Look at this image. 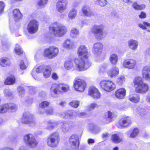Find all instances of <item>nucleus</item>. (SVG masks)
<instances>
[{"mask_svg": "<svg viewBox=\"0 0 150 150\" xmlns=\"http://www.w3.org/2000/svg\"><path fill=\"white\" fill-rule=\"evenodd\" d=\"M77 54L79 57L75 58V63L79 68H82L84 66L87 69L91 65L88 60L87 48L85 45H80L77 48Z\"/></svg>", "mask_w": 150, "mask_h": 150, "instance_id": "obj_1", "label": "nucleus"}, {"mask_svg": "<svg viewBox=\"0 0 150 150\" xmlns=\"http://www.w3.org/2000/svg\"><path fill=\"white\" fill-rule=\"evenodd\" d=\"M49 29L54 35L57 37H62L65 35L67 31V28L61 23L55 22L52 23Z\"/></svg>", "mask_w": 150, "mask_h": 150, "instance_id": "obj_2", "label": "nucleus"}, {"mask_svg": "<svg viewBox=\"0 0 150 150\" xmlns=\"http://www.w3.org/2000/svg\"><path fill=\"white\" fill-rule=\"evenodd\" d=\"M133 82L136 91L138 93H144L149 90L148 85L143 82L142 77L137 76L135 78Z\"/></svg>", "mask_w": 150, "mask_h": 150, "instance_id": "obj_3", "label": "nucleus"}, {"mask_svg": "<svg viewBox=\"0 0 150 150\" xmlns=\"http://www.w3.org/2000/svg\"><path fill=\"white\" fill-rule=\"evenodd\" d=\"M69 85L67 84L63 83H54L52 85L50 91L51 92L57 94L67 92L69 90Z\"/></svg>", "mask_w": 150, "mask_h": 150, "instance_id": "obj_4", "label": "nucleus"}, {"mask_svg": "<svg viewBox=\"0 0 150 150\" xmlns=\"http://www.w3.org/2000/svg\"><path fill=\"white\" fill-rule=\"evenodd\" d=\"M64 68L67 70L73 69L77 70L79 71H83L87 69L83 66L82 68H79L75 62V59L74 60L72 58H69L64 62Z\"/></svg>", "mask_w": 150, "mask_h": 150, "instance_id": "obj_5", "label": "nucleus"}, {"mask_svg": "<svg viewBox=\"0 0 150 150\" xmlns=\"http://www.w3.org/2000/svg\"><path fill=\"white\" fill-rule=\"evenodd\" d=\"M59 52L58 47L53 46H50L45 49L43 55L48 59H51L57 56Z\"/></svg>", "mask_w": 150, "mask_h": 150, "instance_id": "obj_6", "label": "nucleus"}, {"mask_svg": "<svg viewBox=\"0 0 150 150\" xmlns=\"http://www.w3.org/2000/svg\"><path fill=\"white\" fill-rule=\"evenodd\" d=\"M104 26L103 25L96 24L91 28V31L93 34L96 38L101 39L103 36Z\"/></svg>", "mask_w": 150, "mask_h": 150, "instance_id": "obj_7", "label": "nucleus"}, {"mask_svg": "<svg viewBox=\"0 0 150 150\" xmlns=\"http://www.w3.org/2000/svg\"><path fill=\"white\" fill-rule=\"evenodd\" d=\"M21 122L23 124H28L31 126H34L36 123L33 115L29 112L24 113Z\"/></svg>", "mask_w": 150, "mask_h": 150, "instance_id": "obj_8", "label": "nucleus"}, {"mask_svg": "<svg viewBox=\"0 0 150 150\" xmlns=\"http://www.w3.org/2000/svg\"><path fill=\"white\" fill-rule=\"evenodd\" d=\"M59 138L58 134L57 133L52 134L47 140L48 145L52 147H57L59 143Z\"/></svg>", "mask_w": 150, "mask_h": 150, "instance_id": "obj_9", "label": "nucleus"}, {"mask_svg": "<svg viewBox=\"0 0 150 150\" xmlns=\"http://www.w3.org/2000/svg\"><path fill=\"white\" fill-rule=\"evenodd\" d=\"M100 85L103 89L107 92L111 91L115 88V83L110 81L102 80L100 82Z\"/></svg>", "mask_w": 150, "mask_h": 150, "instance_id": "obj_10", "label": "nucleus"}, {"mask_svg": "<svg viewBox=\"0 0 150 150\" xmlns=\"http://www.w3.org/2000/svg\"><path fill=\"white\" fill-rule=\"evenodd\" d=\"M86 86V83L84 81L78 77L75 78L74 82V87L76 91L83 92L85 89Z\"/></svg>", "mask_w": 150, "mask_h": 150, "instance_id": "obj_11", "label": "nucleus"}, {"mask_svg": "<svg viewBox=\"0 0 150 150\" xmlns=\"http://www.w3.org/2000/svg\"><path fill=\"white\" fill-rule=\"evenodd\" d=\"M39 23L36 20L32 19L28 23L27 26V30L28 33L31 34L35 33L38 30Z\"/></svg>", "mask_w": 150, "mask_h": 150, "instance_id": "obj_12", "label": "nucleus"}, {"mask_svg": "<svg viewBox=\"0 0 150 150\" xmlns=\"http://www.w3.org/2000/svg\"><path fill=\"white\" fill-rule=\"evenodd\" d=\"M24 142L31 147L35 146L38 144L37 142L35 139L34 136L31 134H27L23 138Z\"/></svg>", "mask_w": 150, "mask_h": 150, "instance_id": "obj_13", "label": "nucleus"}, {"mask_svg": "<svg viewBox=\"0 0 150 150\" xmlns=\"http://www.w3.org/2000/svg\"><path fill=\"white\" fill-rule=\"evenodd\" d=\"M69 142L73 148L77 149L79 145L78 136L76 134H72L69 138Z\"/></svg>", "mask_w": 150, "mask_h": 150, "instance_id": "obj_14", "label": "nucleus"}, {"mask_svg": "<svg viewBox=\"0 0 150 150\" xmlns=\"http://www.w3.org/2000/svg\"><path fill=\"white\" fill-rule=\"evenodd\" d=\"M68 1L67 0H58L56 5V9L59 13H62L67 8Z\"/></svg>", "mask_w": 150, "mask_h": 150, "instance_id": "obj_15", "label": "nucleus"}, {"mask_svg": "<svg viewBox=\"0 0 150 150\" xmlns=\"http://www.w3.org/2000/svg\"><path fill=\"white\" fill-rule=\"evenodd\" d=\"M103 45L101 42L95 43L92 48V52L96 56H98L102 53Z\"/></svg>", "mask_w": 150, "mask_h": 150, "instance_id": "obj_16", "label": "nucleus"}, {"mask_svg": "<svg viewBox=\"0 0 150 150\" xmlns=\"http://www.w3.org/2000/svg\"><path fill=\"white\" fill-rule=\"evenodd\" d=\"M88 94L95 99H99L101 96L100 93L98 89L94 87H91L90 88Z\"/></svg>", "mask_w": 150, "mask_h": 150, "instance_id": "obj_17", "label": "nucleus"}, {"mask_svg": "<svg viewBox=\"0 0 150 150\" xmlns=\"http://www.w3.org/2000/svg\"><path fill=\"white\" fill-rule=\"evenodd\" d=\"M119 69L116 66L112 67L107 72L108 76L111 78H115L119 74Z\"/></svg>", "mask_w": 150, "mask_h": 150, "instance_id": "obj_18", "label": "nucleus"}, {"mask_svg": "<svg viewBox=\"0 0 150 150\" xmlns=\"http://www.w3.org/2000/svg\"><path fill=\"white\" fill-rule=\"evenodd\" d=\"M131 122L130 118L127 117L122 119L120 121L119 127L120 128L125 127L128 126Z\"/></svg>", "mask_w": 150, "mask_h": 150, "instance_id": "obj_19", "label": "nucleus"}, {"mask_svg": "<svg viewBox=\"0 0 150 150\" xmlns=\"http://www.w3.org/2000/svg\"><path fill=\"white\" fill-rule=\"evenodd\" d=\"M63 46L67 49H71L75 47V44L74 41L67 39L64 41Z\"/></svg>", "mask_w": 150, "mask_h": 150, "instance_id": "obj_20", "label": "nucleus"}, {"mask_svg": "<svg viewBox=\"0 0 150 150\" xmlns=\"http://www.w3.org/2000/svg\"><path fill=\"white\" fill-rule=\"evenodd\" d=\"M136 64L135 61L133 59L126 60L123 63V66L125 68L131 69L133 68Z\"/></svg>", "mask_w": 150, "mask_h": 150, "instance_id": "obj_21", "label": "nucleus"}, {"mask_svg": "<svg viewBox=\"0 0 150 150\" xmlns=\"http://www.w3.org/2000/svg\"><path fill=\"white\" fill-rule=\"evenodd\" d=\"M77 111L74 110H69L66 111L63 114V116H61L62 117L65 118H71L73 117H77Z\"/></svg>", "mask_w": 150, "mask_h": 150, "instance_id": "obj_22", "label": "nucleus"}, {"mask_svg": "<svg viewBox=\"0 0 150 150\" xmlns=\"http://www.w3.org/2000/svg\"><path fill=\"white\" fill-rule=\"evenodd\" d=\"M47 66V65L43 64L38 67L35 70L33 69L32 72V75L33 78L35 79H36L37 75L36 74L43 72Z\"/></svg>", "mask_w": 150, "mask_h": 150, "instance_id": "obj_23", "label": "nucleus"}, {"mask_svg": "<svg viewBox=\"0 0 150 150\" xmlns=\"http://www.w3.org/2000/svg\"><path fill=\"white\" fill-rule=\"evenodd\" d=\"M126 90L125 88H120L115 92V95L117 98L122 99L124 98L126 95Z\"/></svg>", "mask_w": 150, "mask_h": 150, "instance_id": "obj_24", "label": "nucleus"}, {"mask_svg": "<svg viewBox=\"0 0 150 150\" xmlns=\"http://www.w3.org/2000/svg\"><path fill=\"white\" fill-rule=\"evenodd\" d=\"M13 17L16 22L19 21L22 18V14L18 9H16L13 11Z\"/></svg>", "mask_w": 150, "mask_h": 150, "instance_id": "obj_25", "label": "nucleus"}, {"mask_svg": "<svg viewBox=\"0 0 150 150\" xmlns=\"http://www.w3.org/2000/svg\"><path fill=\"white\" fill-rule=\"evenodd\" d=\"M81 11L85 16L90 17L93 15L90 7L88 6H83L81 9Z\"/></svg>", "mask_w": 150, "mask_h": 150, "instance_id": "obj_26", "label": "nucleus"}, {"mask_svg": "<svg viewBox=\"0 0 150 150\" xmlns=\"http://www.w3.org/2000/svg\"><path fill=\"white\" fill-rule=\"evenodd\" d=\"M128 45L129 48L133 50H136L137 49L138 43L137 41L133 39H130L128 41Z\"/></svg>", "mask_w": 150, "mask_h": 150, "instance_id": "obj_27", "label": "nucleus"}, {"mask_svg": "<svg viewBox=\"0 0 150 150\" xmlns=\"http://www.w3.org/2000/svg\"><path fill=\"white\" fill-rule=\"evenodd\" d=\"M11 64L10 59L8 58L4 57L0 59V65L2 67H6L9 66Z\"/></svg>", "mask_w": 150, "mask_h": 150, "instance_id": "obj_28", "label": "nucleus"}, {"mask_svg": "<svg viewBox=\"0 0 150 150\" xmlns=\"http://www.w3.org/2000/svg\"><path fill=\"white\" fill-rule=\"evenodd\" d=\"M89 131L94 134H97L99 133L101 131L100 127L94 125H91L89 129Z\"/></svg>", "mask_w": 150, "mask_h": 150, "instance_id": "obj_29", "label": "nucleus"}, {"mask_svg": "<svg viewBox=\"0 0 150 150\" xmlns=\"http://www.w3.org/2000/svg\"><path fill=\"white\" fill-rule=\"evenodd\" d=\"M139 130L137 128L134 129L132 131L131 130L128 131L126 134L131 138H134L136 137L138 134Z\"/></svg>", "mask_w": 150, "mask_h": 150, "instance_id": "obj_30", "label": "nucleus"}, {"mask_svg": "<svg viewBox=\"0 0 150 150\" xmlns=\"http://www.w3.org/2000/svg\"><path fill=\"white\" fill-rule=\"evenodd\" d=\"M77 13V11L76 9L75 8L71 9L68 13V18L71 20L74 19L76 16Z\"/></svg>", "mask_w": 150, "mask_h": 150, "instance_id": "obj_31", "label": "nucleus"}, {"mask_svg": "<svg viewBox=\"0 0 150 150\" xmlns=\"http://www.w3.org/2000/svg\"><path fill=\"white\" fill-rule=\"evenodd\" d=\"M118 60L117 55L115 53L111 54L110 56L109 60L110 63L112 64H116Z\"/></svg>", "mask_w": 150, "mask_h": 150, "instance_id": "obj_32", "label": "nucleus"}, {"mask_svg": "<svg viewBox=\"0 0 150 150\" xmlns=\"http://www.w3.org/2000/svg\"><path fill=\"white\" fill-rule=\"evenodd\" d=\"M52 69L51 67L47 65L43 72V75L45 78H48L50 76L51 74Z\"/></svg>", "mask_w": 150, "mask_h": 150, "instance_id": "obj_33", "label": "nucleus"}, {"mask_svg": "<svg viewBox=\"0 0 150 150\" xmlns=\"http://www.w3.org/2000/svg\"><path fill=\"white\" fill-rule=\"evenodd\" d=\"M15 78L13 76H11L6 78L4 81L5 84L11 85L15 83Z\"/></svg>", "mask_w": 150, "mask_h": 150, "instance_id": "obj_34", "label": "nucleus"}, {"mask_svg": "<svg viewBox=\"0 0 150 150\" xmlns=\"http://www.w3.org/2000/svg\"><path fill=\"white\" fill-rule=\"evenodd\" d=\"M79 34V30L77 29L74 28L71 29L70 33L71 37L74 38H77Z\"/></svg>", "mask_w": 150, "mask_h": 150, "instance_id": "obj_35", "label": "nucleus"}, {"mask_svg": "<svg viewBox=\"0 0 150 150\" xmlns=\"http://www.w3.org/2000/svg\"><path fill=\"white\" fill-rule=\"evenodd\" d=\"M114 117V115L112 112L110 111H108L107 115L105 117V120L106 121L105 123L107 124L111 122Z\"/></svg>", "mask_w": 150, "mask_h": 150, "instance_id": "obj_36", "label": "nucleus"}, {"mask_svg": "<svg viewBox=\"0 0 150 150\" xmlns=\"http://www.w3.org/2000/svg\"><path fill=\"white\" fill-rule=\"evenodd\" d=\"M47 124L48 125L46 127L47 129L50 130L57 125V122H54L52 120H49L47 121Z\"/></svg>", "mask_w": 150, "mask_h": 150, "instance_id": "obj_37", "label": "nucleus"}, {"mask_svg": "<svg viewBox=\"0 0 150 150\" xmlns=\"http://www.w3.org/2000/svg\"><path fill=\"white\" fill-rule=\"evenodd\" d=\"M138 26L143 29H148L147 30L150 32V29H149V28H150V23L146 22H144L142 23H139L138 24Z\"/></svg>", "mask_w": 150, "mask_h": 150, "instance_id": "obj_38", "label": "nucleus"}, {"mask_svg": "<svg viewBox=\"0 0 150 150\" xmlns=\"http://www.w3.org/2000/svg\"><path fill=\"white\" fill-rule=\"evenodd\" d=\"M111 140L113 142L115 143H120L122 141V139L116 134H112L111 136Z\"/></svg>", "mask_w": 150, "mask_h": 150, "instance_id": "obj_39", "label": "nucleus"}, {"mask_svg": "<svg viewBox=\"0 0 150 150\" xmlns=\"http://www.w3.org/2000/svg\"><path fill=\"white\" fill-rule=\"evenodd\" d=\"M8 106V112H11L12 111H15L17 109V106L16 105L13 103H7Z\"/></svg>", "mask_w": 150, "mask_h": 150, "instance_id": "obj_40", "label": "nucleus"}, {"mask_svg": "<svg viewBox=\"0 0 150 150\" xmlns=\"http://www.w3.org/2000/svg\"><path fill=\"white\" fill-rule=\"evenodd\" d=\"M133 8L136 10H143L145 7V6L144 4L139 5L137 3L134 2L132 4Z\"/></svg>", "mask_w": 150, "mask_h": 150, "instance_id": "obj_41", "label": "nucleus"}, {"mask_svg": "<svg viewBox=\"0 0 150 150\" xmlns=\"http://www.w3.org/2000/svg\"><path fill=\"white\" fill-rule=\"evenodd\" d=\"M18 94L21 97H23L25 94V90L24 88L22 86H18L17 89Z\"/></svg>", "mask_w": 150, "mask_h": 150, "instance_id": "obj_42", "label": "nucleus"}, {"mask_svg": "<svg viewBox=\"0 0 150 150\" xmlns=\"http://www.w3.org/2000/svg\"><path fill=\"white\" fill-rule=\"evenodd\" d=\"M27 61L25 58H24L23 60L21 61L19 64L21 69L25 70L26 68L27 67Z\"/></svg>", "mask_w": 150, "mask_h": 150, "instance_id": "obj_43", "label": "nucleus"}, {"mask_svg": "<svg viewBox=\"0 0 150 150\" xmlns=\"http://www.w3.org/2000/svg\"><path fill=\"white\" fill-rule=\"evenodd\" d=\"M129 99L132 102L137 103L139 102L140 98L139 95H134L133 96H130Z\"/></svg>", "mask_w": 150, "mask_h": 150, "instance_id": "obj_44", "label": "nucleus"}, {"mask_svg": "<svg viewBox=\"0 0 150 150\" xmlns=\"http://www.w3.org/2000/svg\"><path fill=\"white\" fill-rule=\"evenodd\" d=\"M148 111L146 108H139L137 109V112L141 115L144 116L147 114Z\"/></svg>", "mask_w": 150, "mask_h": 150, "instance_id": "obj_45", "label": "nucleus"}, {"mask_svg": "<svg viewBox=\"0 0 150 150\" xmlns=\"http://www.w3.org/2000/svg\"><path fill=\"white\" fill-rule=\"evenodd\" d=\"M14 51L18 55L23 54V50L21 47L20 46L18 45H16Z\"/></svg>", "mask_w": 150, "mask_h": 150, "instance_id": "obj_46", "label": "nucleus"}, {"mask_svg": "<svg viewBox=\"0 0 150 150\" xmlns=\"http://www.w3.org/2000/svg\"><path fill=\"white\" fill-rule=\"evenodd\" d=\"M8 106L6 104L0 106V113H4L8 112Z\"/></svg>", "mask_w": 150, "mask_h": 150, "instance_id": "obj_47", "label": "nucleus"}, {"mask_svg": "<svg viewBox=\"0 0 150 150\" xmlns=\"http://www.w3.org/2000/svg\"><path fill=\"white\" fill-rule=\"evenodd\" d=\"M98 105L95 103H93L90 104L87 106L88 110L91 111L93 110L95 108H98Z\"/></svg>", "mask_w": 150, "mask_h": 150, "instance_id": "obj_48", "label": "nucleus"}, {"mask_svg": "<svg viewBox=\"0 0 150 150\" xmlns=\"http://www.w3.org/2000/svg\"><path fill=\"white\" fill-rule=\"evenodd\" d=\"M48 0H39L38 2V5L41 8L44 7L47 4Z\"/></svg>", "mask_w": 150, "mask_h": 150, "instance_id": "obj_49", "label": "nucleus"}, {"mask_svg": "<svg viewBox=\"0 0 150 150\" xmlns=\"http://www.w3.org/2000/svg\"><path fill=\"white\" fill-rule=\"evenodd\" d=\"M125 78L123 76H119L117 79V83L119 85H122L125 81Z\"/></svg>", "mask_w": 150, "mask_h": 150, "instance_id": "obj_50", "label": "nucleus"}, {"mask_svg": "<svg viewBox=\"0 0 150 150\" xmlns=\"http://www.w3.org/2000/svg\"><path fill=\"white\" fill-rule=\"evenodd\" d=\"M61 128L64 132H67L69 130L67 124V122H65L62 123Z\"/></svg>", "mask_w": 150, "mask_h": 150, "instance_id": "obj_51", "label": "nucleus"}, {"mask_svg": "<svg viewBox=\"0 0 150 150\" xmlns=\"http://www.w3.org/2000/svg\"><path fill=\"white\" fill-rule=\"evenodd\" d=\"M69 105L72 107L77 108L79 105V102L78 100H73L69 103Z\"/></svg>", "mask_w": 150, "mask_h": 150, "instance_id": "obj_52", "label": "nucleus"}, {"mask_svg": "<svg viewBox=\"0 0 150 150\" xmlns=\"http://www.w3.org/2000/svg\"><path fill=\"white\" fill-rule=\"evenodd\" d=\"M50 103L47 101H44L42 102L39 104L40 108H43L48 107L50 105Z\"/></svg>", "mask_w": 150, "mask_h": 150, "instance_id": "obj_53", "label": "nucleus"}, {"mask_svg": "<svg viewBox=\"0 0 150 150\" xmlns=\"http://www.w3.org/2000/svg\"><path fill=\"white\" fill-rule=\"evenodd\" d=\"M99 6L101 7L105 6L107 4L106 0H96Z\"/></svg>", "mask_w": 150, "mask_h": 150, "instance_id": "obj_54", "label": "nucleus"}, {"mask_svg": "<svg viewBox=\"0 0 150 150\" xmlns=\"http://www.w3.org/2000/svg\"><path fill=\"white\" fill-rule=\"evenodd\" d=\"M5 6V3L2 1H0V13H2Z\"/></svg>", "mask_w": 150, "mask_h": 150, "instance_id": "obj_55", "label": "nucleus"}, {"mask_svg": "<svg viewBox=\"0 0 150 150\" xmlns=\"http://www.w3.org/2000/svg\"><path fill=\"white\" fill-rule=\"evenodd\" d=\"M4 94L5 96L9 97L12 95V93L10 89H6L4 90Z\"/></svg>", "mask_w": 150, "mask_h": 150, "instance_id": "obj_56", "label": "nucleus"}, {"mask_svg": "<svg viewBox=\"0 0 150 150\" xmlns=\"http://www.w3.org/2000/svg\"><path fill=\"white\" fill-rule=\"evenodd\" d=\"M110 136L109 133L108 132H105L102 134V138L104 140H106L108 137Z\"/></svg>", "mask_w": 150, "mask_h": 150, "instance_id": "obj_57", "label": "nucleus"}, {"mask_svg": "<svg viewBox=\"0 0 150 150\" xmlns=\"http://www.w3.org/2000/svg\"><path fill=\"white\" fill-rule=\"evenodd\" d=\"M45 112L47 115H52L53 112V109L52 108H48L45 111Z\"/></svg>", "mask_w": 150, "mask_h": 150, "instance_id": "obj_58", "label": "nucleus"}, {"mask_svg": "<svg viewBox=\"0 0 150 150\" xmlns=\"http://www.w3.org/2000/svg\"><path fill=\"white\" fill-rule=\"evenodd\" d=\"M1 42L4 48L7 47H8V44L6 39L5 40L2 39Z\"/></svg>", "mask_w": 150, "mask_h": 150, "instance_id": "obj_59", "label": "nucleus"}, {"mask_svg": "<svg viewBox=\"0 0 150 150\" xmlns=\"http://www.w3.org/2000/svg\"><path fill=\"white\" fill-rule=\"evenodd\" d=\"M68 126L69 127V129H71L74 128L75 126V124L72 122H67Z\"/></svg>", "mask_w": 150, "mask_h": 150, "instance_id": "obj_60", "label": "nucleus"}, {"mask_svg": "<svg viewBox=\"0 0 150 150\" xmlns=\"http://www.w3.org/2000/svg\"><path fill=\"white\" fill-rule=\"evenodd\" d=\"M36 88H35L32 87L30 89L29 92L30 94L33 95L36 93Z\"/></svg>", "mask_w": 150, "mask_h": 150, "instance_id": "obj_61", "label": "nucleus"}, {"mask_svg": "<svg viewBox=\"0 0 150 150\" xmlns=\"http://www.w3.org/2000/svg\"><path fill=\"white\" fill-rule=\"evenodd\" d=\"M77 117L78 116L79 117H81L82 116H85L86 113L84 112H79L77 111Z\"/></svg>", "mask_w": 150, "mask_h": 150, "instance_id": "obj_62", "label": "nucleus"}, {"mask_svg": "<svg viewBox=\"0 0 150 150\" xmlns=\"http://www.w3.org/2000/svg\"><path fill=\"white\" fill-rule=\"evenodd\" d=\"M139 17L140 18H144L146 17V14L145 12H142L139 15Z\"/></svg>", "mask_w": 150, "mask_h": 150, "instance_id": "obj_63", "label": "nucleus"}, {"mask_svg": "<svg viewBox=\"0 0 150 150\" xmlns=\"http://www.w3.org/2000/svg\"><path fill=\"white\" fill-rule=\"evenodd\" d=\"M106 68V67L105 66H101L100 68L99 72L101 73L104 72Z\"/></svg>", "mask_w": 150, "mask_h": 150, "instance_id": "obj_64", "label": "nucleus"}]
</instances>
